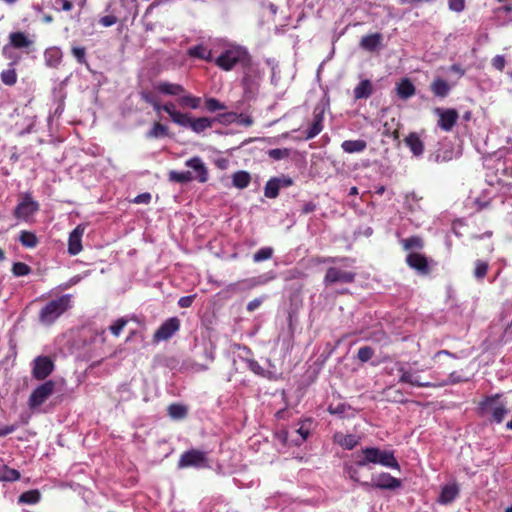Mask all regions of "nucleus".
<instances>
[{"label": "nucleus", "mask_w": 512, "mask_h": 512, "mask_svg": "<svg viewBox=\"0 0 512 512\" xmlns=\"http://www.w3.org/2000/svg\"><path fill=\"white\" fill-rule=\"evenodd\" d=\"M370 464H379L384 467L399 470V464L391 451L387 450H360L352 456V461L345 465V473L356 482L359 481L358 468Z\"/></svg>", "instance_id": "obj_1"}, {"label": "nucleus", "mask_w": 512, "mask_h": 512, "mask_svg": "<svg viewBox=\"0 0 512 512\" xmlns=\"http://www.w3.org/2000/svg\"><path fill=\"white\" fill-rule=\"evenodd\" d=\"M507 412L506 404L501 401L500 394L486 396L477 407L478 415L490 423H502Z\"/></svg>", "instance_id": "obj_2"}, {"label": "nucleus", "mask_w": 512, "mask_h": 512, "mask_svg": "<svg viewBox=\"0 0 512 512\" xmlns=\"http://www.w3.org/2000/svg\"><path fill=\"white\" fill-rule=\"evenodd\" d=\"M214 63L224 71L232 70L237 64L249 66L251 56L248 51L241 46H231L225 49L215 60Z\"/></svg>", "instance_id": "obj_3"}, {"label": "nucleus", "mask_w": 512, "mask_h": 512, "mask_svg": "<svg viewBox=\"0 0 512 512\" xmlns=\"http://www.w3.org/2000/svg\"><path fill=\"white\" fill-rule=\"evenodd\" d=\"M72 296L62 295L49 301L39 312V321L43 325L53 324L61 315L71 308Z\"/></svg>", "instance_id": "obj_4"}, {"label": "nucleus", "mask_w": 512, "mask_h": 512, "mask_svg": "<svg viewBox=\"0 0 512 512\" xmlns=\"http://www.w3.org/2000/svg\"><path fill=\"white\" fill-rule=\"evenodd\" d=\"M214 120L208 117L193 118L190 113L181 112L176 115L175 124L182 128H189L200 134L213 126Z\"/></svg>", "instance_id": "obj_5"}, {"label": "nucleus", "mask_w": 512, "mask_h": 512, "mask_svg": "<svg viewBox=\"0 0 512 512\" xmlns=\"http://www.w3.org/2000/svg\"><path fill=\"white\" fill-rule=\"evenodd\" d=\"M179 468H209L210 461L203 450H187L184 452L178 462Z\"/></svg>", "instance_id": "obj_6"}, {"label": "nucleus", "mask_w": 512, "mask_h": 512, "mask_svg": "<svg viewBox=\"0 0 512 512\" xmlns=\"http://www.w3.org/2000/svg\"><path fill=\"white\" fill-rule=\"evenodd\" d=\"M31 366L32 377L38 381H44L55 369V363L51 357L44 355L37 356L32 361Z\"/></svg>", "instance_id": "obj_7"}, {"label": "nucleus", "mask_w": 512, "mask_h": 512, "mask_svg": "<svg viewBox=\"0 0 512 512\" xmlns=\"http://www.w3.org/2000/svg\"><path fill=\"white\" fill-rule=\"evenodd\" d=\"M55 391V382L52 380L45 381L37 386L28 399L30 409L41 406Z\"/></svg>", "instance_id": "obj_8"}, {"label": "nucleus", "mask_w": 512, "mask_h": 512, "mask_svg": "<svg viewBox=\"0 0 512 512\" xmlns=\"http://www.w3.org/2000/svg\"><path fill=\"white\" fill-rule=\"evenodd\" d=\"M38 210L39 203L32 198L31 194L26 193L15 207L13 214L15 218L27 221Z\"/></svg>", "instance_id": "obj_9"}, {"label": "nucleus", "mask_w": 512, "mask_h": 512, "mask_svg": "<svg viewBox=\"0 0 512 512\" xmlns=\"http://www.w3.org/2000/svg\"><path fill=\"white\" fill-rule=\"evenodd\" d=\"M362 485H371L372 487L377 489L393 491L402 487V481L398 478L391 476L389 473H380L377 475H372L371 484L365 482L362 483Z\"/></svg>", "instance_id": "obj_10"}, {"label": "nucleus", "mask_w": 512, "mask_h": 512, "mask_svg": "<svg viewBox=\"0 0 512 512\" xmlns=\"http://www.w3.org/2000/svg\"><path fill=\"white\" fill-rule=\"evenodd\" d=\"M180 329V320L177 317H171L165 320L153 334V342L169 340Z\"/></svg>", "instance_id": "obj_11"}, {"label": "nucleus", "mask_w": 512, "mask_h": 512, "mask_svg": "<svg viewBox=\"0 0 512 512\" xmlns=\"http://www.w3.org/2000/svg\"><path fill=\"white\" fill-rule=\"evenodd\" d=\"M324 113L325 109L322 105H317L313 109V118L309 127L303 132L304 140H311L320 134L324 128Z\"/></svg>", "instance_id": "obj_12"}, {"label": "nucleus", "mask_w": 512, "mask_h": 512, "mask_svg": "<svg viewBox=\"0 0 512 512\" xmlns=\"http://www.w3.org/2000/svg\"><path fill=\"white\" fill-rule=\"evenodd\" d=\"M356 273L351 271L341 270L337 267H329L324 276V284L332 285L336 283H352L355 281Z\"/></svg>", "instance_id": "obj_13"}, {"label": "nucleus", "mask_w": 512, "mask_h": 512, "mask_svg": "<svg viewBox=\"0 0 512 512\" xmlns=\"http://www.w3.org/2000/svg\"><path fill=\"white\" fill-rule=\"evenodd\" d=\"M435 113L439 115L437 122L439 128L446 132H449L453 129L459 117L457 110L452 108L445 110L436 108Z\"/></svg>", "instance_id": "obj_14"}, {"label": "nucleus", "mask_w": 512, "mask_h": 512, "mask_svg": "<svg viewBox=\"0 0 512 512\" xmlns=\"http://www.w3.org/2000/svg\"><path fill=\"white\" fill-rule=\"evenodd\" d=\"M274 279V275L264 274L258 277L242 280L239 283H233L229 285L231 291H244L250 290L260 285H265L270 280Z\"/></svg>", "instance_id": "obj_15"}, {"label": "nucleus", "mask_w": 512, "mask_h": 512, "mask_svg": "<svg viewBox=\"0 0 512 512\" xmlns=\"http://www.w3.org/2000/svg\"><path fill=\"white\" fill-rule=\"evenodd\" d=\"M406 263L421 275H428L430 273L428 259L423 254L417 252L409 253L406 257Z\"/></svg>", "instance_id": "obj_16"}, {"label": "nucleus", "mask_w": 512, "mask_h": 512, "mask_svg": "<svg viewBox=\"0 0 512 512\" xmlns=\"http://www.w3.org/2000/svg\"><path fill=\"white\" fill-rule=\"evenodd\" d=\"M185 165L196 173L194 179H197L200 183H206L208 181V169L200 157L195 156L188 159Z\"/></svg>", "instance_id": "obj_17"}, {"label": "nucleus", "mask_w": 512, "mask_h": 512, "mask_svg": "<svg viewBox=\"0 0 512 512\" xmlns=\"http://www.w3.org/2000/svg\"><path fill=\"white\" fill-rule=\"evenodd\" d=\"M312 424L313 421L311 419L302 421L298 428L289 433V436L292 438L291 441L294 442L295 445L300 446L309 437Z\"/></svg>", "instance_id": "obj_18"}, {"label": "nucleus", "mask_w": 512, "mask_h": 512, "mask_svg": "<svg viewBox=\"0 0 512 512\" xmlns=\"http://www.w3.org/2000/svg\"><path fill=\"white\" fill-rule=\"evenodd\" d=\"M85 227L78 225L70 234L68 239V253L72 256L79 254L82 251V236Z\"/></svg>", "instance_id": "obj_19"}, {"label": "nucleus", "mask_w": 512, "mask_h": 512, "mask_svg": "<svg viewBox=\"0 0 512 512\" xmlns=\"http://www.w3.org/2000/svg\"><path fill=\"white\" fill-rule=\"evenodd\" d=\"M404 143L415 157H419L424 153V142L416 132L409 133L404 138Z\"/></svg>", "instance_id": "obj_20"}, {"label": "nucleus", "mask_w": 512, "mask_h": 512, "mask_svg": "<svg viewBox=\"0 0 512 512\" xmlns=\"http://www.w3.org/2000/svg\"><path fill=\"white\" fill-rule=\"evenodd\" d=\"M156 90L164 95L177 96L178 98L185 93V88L177 83L161 81L156 85Z\"/></svg>", "instance_id": "obj_21"}, {"label": "nucleus", "mask_w": 512, "mask_h": 512, "mask_svg": "<svg viewBox=\"0 0 512 512\" xmlns=\"http://www.w3.org/2000/svg\"><path fill=\"white\" fill-rule=\"evenodd\" d=\"M396 93L402 100H407L415 95L416 88L409 78H403L396 84Z\"/></svg>", "instance_id": "obj_22"}, {"label": "nucleus", "mask_w": 512, "mask_h": 512, "mask_svg": "<svg viewBox=\"0 0 512 512\" xmlns=\"http://www.w3.org/2000/svg\"><path fill=\"white\" fill-rule=\"evenodd\" d=\"M430 90L435 97L445 98L449 95L451 86L446 80L437 77L431 82Z\"/></svg>", "instance_id": "obj_23"}, {"label": "nucleus", "mask_w": 512, "mask_h": 512, "mask_svg": "<svg viewBox=\"0 0 512 512\" xmlns=\"http://www.w3.org/2000/svg\"><path fill=\"white\" fill-rule=\"evenodd\" d=\"M381 42L382 35L380 33H373L363 36L360 41V46L366 51L373 52L381 45Z\"/></svg>", "instance_id": "obj_24"}, {"label": "nucleus", "mask_w": 512, "mask_h": 512, "mask_svg": "<svg viewBox=\"0 0 512 512\" xmlns=\"http://www.w3.org/2000/svg\"><path fill=\"white\" fill-rule=\"evenodd\" d=\"M401 375L399 378V382L407 383L415 387H431L432 384L430 382H421L418 377L411 371L405 370L403 367L398 370Z\"/></svg>", "instance_id": "obj_25"}, {"label": "nucleus", "mask_w": 512, "mask_h": 512, "mask_svg": "<svg viewBox=\"0 0 512 512\" xmlns=\"http://www.w3.org/2000/svg\"><path fill=\"white\" fill-rule=\"evenodd\" d=\"M373 93V85L369 79H364L354 88L353 94L355 100L367 99Z\"/></svg>", "instance_id": "obj_26"}, {"label": "nucleus", "mask_w": 512, "mask_h": 512, "mask_svg": "<svg viewBox=\"0 0 512 512\" xmlns=\"http://www.w3.org/2000/svg\"><path fill=\"white\" fill-rule=\"evenodd\" d=\"M360 437L354 434H343L336 433L334 435V441L336 444L340 445L343 448H355L359 445Z\"/></svg>", "instance_id": "obj_27"}, {"label": "nucleus", "mask_w": 512, "mask_h": 512, "mask_svg": "<svg viewBox=\"0 0 512 512\" xmlns=\"http://www.w3.org/2000/svg\"><path fill=\"white\" fill-rule=\"evenodd\" d=\"M459 493V488L456 484L445 485L440 493L438 502L441 504H448L454 501Z\"/></svg>", "instance_id": "obj_28"}, {"label": "nucleus", "mask_w": 512, "mask_h": 512, "mask_svg": "<svg viewBox=\"0 0 512 512\" xmlns=\"http://www.w3.org/2000/svg\"><path fill=\"white\" fill-rule=\"evenodd\" d=\"M187 54L192 58L201 59L206 62L213 61L212 51L201 44L190 47L187 51Z\"/></svg>", "instance_id": "obj_29"}, {"label": "nucleus", "mask_w": 512, "mask_h": 512, "mask_svg": "<svg viewBox=\"0 0 512 512\" xmlns=\"http://www.w3.org/2000/svg\"><path fill=\"white\" fill-rule=\"evenodd\" d=\"M341 148L344 152L349 154L360 153L367 148V142L362 139L345 140L342 142Z\"/></svg>", "instance_id": "obj_30"}, {"label": "nucleus", "mask_w": 512, "mask_h": 512, "mask_svg": "<svg viewBox=\"0 0 512 512\" xmlns=\"http://www.w3.org/2000/svg\"><path fill=\"white\" fill-rule=\"evenodd\" d=\"M177 102L182 108L198 109L201 104V98L194 96L185 90V93L177 99Z\"/></svg>", "instance_id": "obj_31"}, {"label": "nucleus", "mask_w": 512, "mask_h": 512, "mask_svg": "<svg viewBox=\"0 0 512 512\" xmlns=\"http://www.w3.org/2000/svg\"><path fill=\"white\" fill-rule=\"evenodd\" d=\"M151 105L156 112L164 111L167 113L170 117V120L175 124L176 115H179L180 111L176 109V105L173 102L160 104L156 99Z\"/></svg>", "instance_id": "obj_32"}, {"label": "nucleus", "mask_w": 512, "mask_h": 512, "mask_svg": "<svg viewBox=\"0 0 512 512\" xmlns=\"http://www.w3.org/2000/svg\"><path fill=\"white\" fill-rule=\"evenodd\" d=\"M169 128L165 124L160 122H154L151 129L147 131L146 138L148 139H158L169 137Z\"/></svg>", "instance_id": "obj_33"}, {"label": "nucleus", "mask_w": 512, "mask_h": 512, "mask_svg": "<svg viewBox=\"0 0 512 512\" xmlns=\"http://www.w3.org/2000/svg\"><path fill=\"white\" fill-rule=\"evenodd\" d=\"M10 44L16 49L27 48L32 41L23 32H13L9 36Z\"/></svg>", "instance_id": "obj_34"}, {"label": "nucleus", "mask_w": 512, "mask_h": 512, "mask_svg": "<svg viewBox=\"0 0 512 512\" xmlns=\"http://www.w3.org/2000/svg\"><path fill=\"white\" fill-rule=\"evenodd\" d=\"M168 415L174 420H182L188 415V408L184 404L172 403L167 408Z\"/></svg>", "instance_id": "obj_35"}, {"label": "nucleus", "mask_w": 512, "mask_h": 512, "mask_svg": "<svg viewBox=\"0 0 512 512\" xmlns=\"http://www.w3.org/2000/svg\"><path fill=\"white\" fill-rule=\"evenodd\" d=\"M251 182V175L247 171H237L232 175L233 186L238 189H244L249 186Z\"/></svg>", "instance_id": "obj_36"}, {"label": "nucleus", "mask_w": 512, "mask_h": 512, "mask_svg": "<svg viewBox=\"0 0 512 512\" xmlns=\"http://www.w3.org/2000/svg\"><path fill=\"white\" fill-rule=\"evenodd\" d=\"M168 179L171 182L185 184L191 182L194 179V176L190 171L178 172L171 170L168 173Z\"/></svg>", "instance_id": "obj_37"}, {"label": "nucleus", "mask_w": 512, "mask_h": 512, "mask_svg": "<svg viewBox=\"0 0 512 512\" xmlns=\"http://www.w3.org/2000/svg\"><path fill=\"white\" fill-rule=\"evenodd\" d=\"M20 478V473L16 469L0 466V482H13Z\"/></svg>", "instance_id": "obj_38"}, {"label": "nucleus", "mask_w": 512, "mask_h": 512, "mask_svg": "<svg viewBox=\"0 0 512 512\" xmlns=\"http://www.w3.org/2000/svg\"><path fill=\"white\" fill-rule=\"evenodd\" d=\"M19 241L26 248H34L38 244V238L35 233L26 230L21 231Z\"/></svg>", "instance_id": "obj_39"}, {"label": "nucleus", "mask_w": 512, "mask_h": 512, "mask_svg": "<svg viewBox=\"0 0 512 512\" xmlns=\"http://www.w3.org/2000/svg\"><path fill=\"white\" fill-rule=\"evenodd\" d=\"M41 494L38 490H29L19 496V503L33 505L40 501Z\"/></svg>", "instance_id": "obj_40"}, {"label": "nucleus", "mask_w": 512, "mask_h": 512, "mask_svg": "<svg viewBox=\"0 0 512 512\" xmlns=\"http://www.w3.org/2000/svg\"><path fill=\"white\" fill-rule=\"evenodd\" d=\"M279 184L273 179H269L264 187V195L269 199H275L279 195Z\"/></svg>", "instance_id": "obj_41"}, {"label": "nucleus", "mask_w": 512, "mask_h": 512, "mask_svg": "<svg viewBox=\"0 0 512 512\" xmlns=\"http://www.w3.org/2000/svg\"><path fill=\"white\" fill-rule=\"evenodd\" d=\"M402 245L405 250H410L413 248L421 249L424 246V242L420 236H411L402 240Z\"/></svg>", "instance_id": "obj_42"}, {"label": "nucleus", "mask_w": 512, "mask_h": 512, "mask_svg": "<svg viewBox=\"0 0 512 512\" xmlns=\"http://www.w3.org/2000/svg\"><path fill=\"white\" fill-rule=\"evenodd\" d=\"M489 269V264L486 261L477 260L475 262V268H474V277L477 280H483L485 276L487 275Z\"/></svg>", "instance_id": "obj_43"}, {"label": "nucleus", "mask_w": 512, "mask_h": 512, "mask_svg": "<svg viewBox=\"0 0 512 512\" xmlns=\"http://www.w3.org/2000/svg\"><path fill=\"white\" fill-rule=\"evenodd\" d=\"M1 81L7 86H13L17 82V73L15 69L3 70L0 74Z\"/></svg>", "instance_id": "obj_44"}, {"label": "nucleus", "mask_w": 512, "mask_h": 512, "mask_svg": "<svg viewBox=\"0 0 512 512\" xmlns=\"http://www.w3.org/2000/svg\"><path fill=\"white\" fill-rule=\"evenodd\" d=\"M291 150L289 148H275L268 151V156L273 160H282L290 156Z\"/></svg>", "instance_id": "obj_45"}, {"label": "nucleus", "mask_w": 512, "mask_h": 512, "mask_svg": "<svg viewBox=\"0 0 512 512\" xmlns=\"http://www.w3.org/2000/svg\"><path fill=\"white\" fill-rule=\"evenodd\" d=\"M30 272H31V267L29 265H27L26 263L15 262L12 266V273L17 277L26 276V275L30 274Z\"/></svg>", "instance_id": "obj_46"}, {"label": "nucleus", "mask_w": 512, "mask_h": 512, "mask_svg": "<svg viewBox=\"0 0 512 512\" xmlns=\"http://www.w3.org/2000/svg\"><path fill=\"white\" fill-rule=\"evenodd\" d=\"M273 255V249L271 247H263L259 249L256 253L253 255V261L254 262H262L265 260H268Z\"/></svg>", "instance_id": "obj_47"}, {"label": "nucleus", "mask_w": 512, "mask_h": 512, "mask_svg": "<svg viewBox=\"0 0 512 512\" xmlns=\"http://www.w3.org/2000/svg\"><path fill=\"white\" fill-rule=\"evenodd\" d=\"M374 356V349L370 346L360 347L357 352V358L365 363L368 362Z\"/></svg>", "instance_id": "obj_48"}, {"label": "nucleus", "mask_w": 512, "mask_h": 512, "mask_svg": "<svg viewBox=\"0 0 512 512\" xmlns=\"http://www.w3.org/2000/svg\"><path fill=\"white\" fill-rule=\"evenodd\" d=\"M205 108L209 112H216L219 110H225L226 106L216 98H207L205 100Z\"/></svg>", "instance_id": "obj_49"}, {"label": "nucleus", "mask_w": 512, "mask_h": 512, "mask_svg": "<svg viewBox=\"0 0 512 512\" xmlns=\"http://www.w3.org/2000/svg\"><path fill=\"white\" fill-rule=\"evenodd\" d=\"M128 320L125 318H119L114 324H112L109 329L114 336H119L121 331L124 329Z\"/></svg>", "instance_id": "obj_50"}, {"label": "nucleus", "mask_w": 512, "mask_h": 512, "mask_svg": "<svg viewBox=\"0 0 512 512\" xmlns=\"http://www.w3.org/2000/svg\"><path fill=\"white\" fill-rule=\"evenodd\" d=\"M72 54L77 62L83 64L86 62V49L85 47L74 46L72 47Z\"/></svg>", "instance_id": "obj_51"}, {"label": "nucleus", "mask_w": 512, "mask_h": 512, "mask_svg": "<svg viewBox=\"0 0 512 512\" xmlns=\"http://www.w3.org/2000/svg\"><path fill=\"white\" fill-rule=\"evenodd\" d=\"M54 4H55V10L56 11H71L74 7L72 1L70 0H55L54 1Z\"/></svg>", "instance_id": "obj_52"}, {"label": "nucleus", "mask_w": 512, "mask_h": 512, "mask_svg": "<svg viewBox=\"0 0 512 512\" xmlns=\"http://www.w3.org/2000/svg\"><path fill=\"white\" fill-rule=\"evenodd\" d=\"M448 6L454 12H462L465 9V0H448Z\"/></svg>", "instance_id": "obj_53"}, {"label": "nucleus", "mask_w": 512, "mask_h": 512, "mask_svg": "<svg viewBox=\"0 0 512 512\" xmlns=\"http://www.w3.org/2000/svg\"><path fill=\"white\" fill-rule=\"evenodd\" d=\"M273 179L279 184V189L293 185V180L289 176L281 175L280 177H273Z\"/></svg>", "instance_id": "obj_54"}, {"label": "nucleus", "mask_w": 512, "mask_h": 512, "mask_svg": "<svg viewBox=\"0 0 512 512\" xmlns=\"http://www.w3.org/2000/svg\"><path fill=\"white\" fill-rule=\"evenodd\" d=\"M505 64H506V60H505L504 56H502V55H496L492 59V66L495 69H497L498 71H503Z\"/></svg>", "instance_id": "obj_55"}, {"label": "nucleus", "mask_w": 512, "mask_h": 512, "mask_svg": "<svg viewBox=\"0 0 512 512\" xmlns=\"http://www.w3.org/2000/svg\"><path fill=\"white\" fill-rule=\"evenodd\" d=\"M196 298V294L183 296L178 300V305L181 308H189Z\"/></svg>", "instance_id": "obj_56"}, {"label": "nucleus", "mask_w": 512, "mask_h": 512, "mask_svg": "<svg viewBox=\"0 0 512 512\" xmlns=\"http://www.w3.org/2000/svg\"><path fill=\"white\" fill-rule=\"evenodd\" d=\"M151 198V194L149 192H145L137 195L132 202L135 204H148L150 203Z\"/></svg>", "instance_id": "obj_57"}, {"label": "nucleus", "mask_w": 512, "mask_h": 512, "mask_svg": "<svg viewBox=\"0 0 512 512\" xmlns=\"http://www.w3.org/2000/svg\"><path fill=\"white\" fill-rule=\"evenodd\" d=\"M118 21L117 17L113 15H106L100 18L99 23L104 27H110L116 24Z\"/></svg>", "instance_id": "obj_58"}, {"label": "nucleus", "mask_w": 512, "mask_h": 512, "mask_svg": "<svg viewBox=\"0 0 512 512\" xmlns=\"http://www.w3.org/2000/svg\"><path fill=\"white\" fill-rule=\"evenodd\" d=\"M266 297H261V298H255L253 300H251L248 304H247V311L249 312H253L255 311L256 309H258L261 304L263 303V300L265 299Z\"/></svg>", "instance_id": "obj_59"}, {"label": "nucleus", "mask_w": 512, "mask_h": 512, "mask_svg": "<svg viewBox=\"0 0 512 512\" xmlns=\"http://www.w3.org/2000/svg\"><path fill=\"white\" fill-rule=\"evenodd\" d=\"M140 96H141V99L148 103V104H152L155 100H156V97L149 91H143L140 93Z\"/></svg>", "instance_id": "obj_60"}, {"label": "nucleus", "mask_w": 512, "mask_h": 512, "mask_svg": "<svg viewBox=\"0 0 512 512\" xmlns=\"http://www.w3.org/2000/svg\"><path fill=\"white\" fill-rule=\"evenodd\" d=\"M338 261V258L336 257H318L316 259V262L318 264H321V263H336Z\"/></svg>", "instance_id": "obj_61"}, {"label": "nucleus", "mask_w": 512, "mask_h": 512, "mask_svg": "<svg viewBox=\"0 0 512 512\" xmlns=\"http://www.w3.org/2000/svg\"><path fill=\"white\" fill-rule=\"evenodd\" d=\"M442 356L453 357V358L456 357L454 354H452L448 350H440V351L435 353L434 359L435 360L440 359Z\"/></svg>", "instance_id": "obj_62"}, {"label": "nucleus", "mask_w": 512, "mask_h": 512, "mask_svg": "<svg viewBox=\"0 0 512 512\" xmlns=\"http://www.w3.org/2000/svg\"><path fill=\"white\" fill-rule=\"evenodd\" d=\"M240 117H241L240 121H239L240 124H242V125H244L246 127L251 126L253 124L252 117H250V116H243V115H241Z\"/></svg>", "instance_id": "obj_63"}, {"label": "nucleus", "mask_w": 512, "mask_h": 512, "mask_svg": "<svg viewBox=\"0 0 512 512\" xmlns=\"http://www.w3.org/2000/svg\"><path fill=\"white\" fill-rule=\"evenodd\" d=\"M315 208H316V205L312 202H309L303 206L302 212L304 214H308V213L313 212L315 210Z\"/></svg>", "instance_id": "obj_64"}]
</instances>
